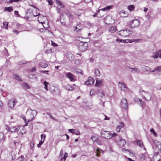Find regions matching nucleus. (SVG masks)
Segmentation results:
<instances>
[{
  "instance_id": "nucleus-49",
  "label": "nucleus",
  "mask_w": 161,
  "mask_h": 161,
  "mask_svg": "<svg viewBox=\"0 0 161 161\" xmlns=\"http://www.w3.org/2000/svg\"><path fill=\"white\" fill-rule=\"evenodd\" d=\"M67 156H68V154L67 153H65V154L63 157L64 159V161H65V160L66 158H67Z\"/></svg>"
},
{
  "instance_id": "nucleus-4",
  "label": "nucleus",
  "mask_w": 161,
  "mask_h": 161,
  "mask_svg": "<svg viewBox=\"0 0 161 161\" xmlns=\"http://www.w3.org/2000/svg\"><path fill=\"white\" fill-rule=\"evenodd\" d=\"M121 107L123 109L128 110V104L127 100L125 98H123L121 102Z\"/></svg>"
},
{
  "instance_id": "nucleus-11",
  "label": "nucleus",
  "mask_w": 161,
  "mask_h": 161,
  "mask_svg": "<svg viewBox=\"0 0 161 161\" xmlns=\"http://www.w3.org/2000/svg\"><path fill=\"white\" fill-rule=\"evenodd\" d=\"M94 80L91 77H89L88 80L85 82V84L87 85H92L93 84Z\"/></svg>"
},
{
  "instance_id": "nucleus-22",
  "label": "nucleus",
  "mask_w": 161,
  "mask_h": 161,
  "mask_svg": "<svg viewBox=\"0 0 161 161\" xmlns=\"http://www.w3.org/2000/svg\"><path fill=\"white\" fill-rule=\"evenodd\" d=\"M56 1V3L58 4V5L59 6L60 8H64V6L63 5V4L60 1L58 0H55Z\"/></svg>"
},
{
  "instance_id": "nucleus-53",
  "label": "nucleus",
  "mask_w": 161,
  "mask_h": 161,
  "mask_svg": "<svg viewBox=\"0 0 161 161\" xmlns=\"http://www.w3.org/2000/svg\"><path fill=\"white\" fill-rule=\"evenodd\" d=\"M46 136L45 135L42 134L41 135V139H43V141H44Z\"/></svg>"
},
{
  "instance_id": "nucleus-54",
  "label": "nucleus",
  "mask_w": 161,
  "mask_h": 161,
  "mask_svg": "<svg viewBox=\"0 0 161 161\" xmlns=\"http://www.w3.org/2000/svg\"><path fill=\"white\" fill-rule=\"evenodd\" d=\"M51 42L52 45V46H54V47H57L58 46L57 44L54 42L53 41H51Z\"/></svg>"
},
{
  "instance_id": "nucleus-25",
  "label": "nucleus",
  "mask_w": 161,
  "mask_h": 161,
  "mask_svg": "<svg viewBox=\"0 0 161 161\" xmlns=\"http://www.w3.org/2000/svg\"><path fill=\"white\" fill-rule=\"evenodd\" d=\"M22 86L24 89H28L30 88L29 85L25 83H23Z\"/></svg>"
},
{
  "instance_id": "nucleus-14",
  "label": "nucleus",
  "mask_w": 161,
  "mask_h": 161,
  "mask_svg": "<svg viewBox=\"0 0 161 161\" xmlns=\"http://www.w3.org/2000/svg\"><path fill=\"white\" fill-rule=\"evenodd\" d=\"M119 14L122 17H126L128 15V12L125 11H120L119 13Z\"/></svg>"
},
{
  "instance_id": "nucleus-50",
  "label": "nucleus",
  "mask_w": 161,
  "mask_h": 161,
  "mask_svg": "<svg viewBox=\"0 0 161 161\" xmlns=\"http://www.w3.org/2000/svg\"><path fill=\"white\" fill-rule=\"evenodd\" d=\"M126 42H126V43H132L133 42H134V39H131V40H126Z\"/></svg>"
},
{
  "instance_id": "nucleus-21",
  "label": "nucleus",
  "mask_w": 161,
  "mask_h": 161,
  "mask_svg": "<svg viewBox=\"0 0 161 161\" xmlns=\"http://www.w3.org/2000/svg\"><path fill=\"white\" fill-rule=\"evenodd\" d=\"M109 30L110 32L114 33L117 31V29L115 26H112L109 28Z\"/></svg>"
},
{
  "instance_id": "nucleus-16",
  "label": "nucleus",
  "mask_w": 161,
  "mask_h": 161,
  "mask_svg": "<svg viewBox=\"0 0 161 161\" xmlns=\"http://www.w3.org/2000/svg\"><path fill=\"white\" fill-rule=\"evenodd\" d=\"M30 110L32 111L31 113V115L32 116V118H31V120H32L34 119V117L36 115L37 112V111L35 110H32L31 109H30Z\"/></svg>"
},
{
  "instance_id": "nucleus-30",
  "label": "nucleus",
  "mask_w": 161,
  "mask_h": 161,
  "mask_svg": "<svg viewBox=\"0 0 161 161\" xmlns=\"http://www.w3.org/2000/svg\"><path fill=\"white\" fill-rule=\"evenodd\" d=\"M44 85V88L47 90L48 91L47 85L49 84V83L44 81L43 82Z\"/></svg>"
},
{
  "instance_id": "nucleus-2",
  "label": "nucleus",
  "mask_w": 161,
  "mask_h": 161,
  "mask_svg": "<svg viewBox=\"0 0 161 161\" xmlns=\"http://www.w3.org/2000/svg\"><path fill=\"white\" fill-rule=\"evenodd\" d=\"M131 33V31L129 29H126L121 30L118 32V34L123 37H126L128 36Z\"/></svg>"
},
{
  "instance_id": "nucleus-38",
  "label": "nucleus",
  "mask_w": 161,
  "mask_h": 161,
  "mask_svg": "<svg viewBox=\"0 0 161 161\" xmlns=\"http://www.w3.org/2000/svg\"><path fill=\"white\" fill-rule=\"evenodd\" d=\"M155 70L158 72H160L161 71V66H158L155 68Z\"/></svg>"
},
{
  "instance_id": "nucleus-32",
  "label": "nucleus",
  "mask_w": 161,
  "mask_h": 161,
  "mask_svg": "<svg viewBox=\"0 0 161 161\" xmlns=\"http://www.w3.org/2000/svg\"><path fill=\"white\" fill-rule=\"evenodd\" d=\"M98 95L99 96H100L101 97H103L105 95L104 93H103V91L102 90H99L98 92Z\"/></svg>"
},
{
  "instance_id": "nucleus-26",
  "label": "nucleus",
  "mask_w": 161,
  "mask_h": 161,
  "mask_svg": "<svg viewBox=\"0 0 161 161\" xmlns=\"http://www.w3.org/2000/svg\"><path fill=\"white\" fill-rule=\"evenodd\" d=\"M158 51L157 52H154L153 53V58H157L159 56Z\"/></svg>"
},
{
  "instance_id": "nucleus-7",
  "label": "nucleus",
  "mask_w": 161,
  "mask_h": 161,
  "mask_svg": "<svg viewBox=\"0 0 161 161\" xmlns=\"http://www.w3.org/2000/svg\"><path fill=\"white\" fill-rule=\"evenodd\" d=\"M65 75L71 81H74L75 80V76L70 72L67 73L65 74Z\"/></svg>"
},
{
  "instance_id": "nucleus-39",
  "label": "nucleus",
  "mask_w": 161,
  "mask_h": 161,
  "mask_svg": "<svg viewBox=\"0 0 161 161\" xmlns=\"http://www.w3.org/2000/svg\"><path fill=\"white\" fill-rule=\"evenodd\" d=\"M91 139L93 141H95L97 139V137L96 136H93L91 137Z\"/></svg>"
},
{
  "instance_id": "nucleus-31",
  "label": "nucleus",
  "mask_w": 161,
  "mask_h": 161,
  "mask_svg": "<svg viewBox=\"0 0 161 161\" xmlns=\"http://www.w3.org/2000/svg\"><path fill=\"white\" fill-rule=\"evenodd\" d=\"M4 139V134L1 132L0 133V142H1Z\"/></svg>"
},
{
  "instance_id": "nucleus-43",
  "label": "nucleus",
  "mask_w": 161,
  "mask_h": 161,
  "mask_svg": "<svg viewBox=\"0 0 161 161\" xmlns=\"http://www.w3.org/2000/svg\"><path fill=\"white\" fill-rule=\"evenodd\" d=\"M47 1L49 5H53V3L52 0H47Z\"/></svg>"
},
{
  "instance_id": "nucleus-61",
  "label": "nucleus",
  "mask_w": 161,
  "mask_h": 161,
  "mask_svg": "<svg viewBox=\"0 0 161 161\" xmlns=\"http://www.w3.org/2000/svg\"><path fill=\"white\" fill-rule=\"evenodd\" d=\"M31 120H28V121H27L26 119H25V126H27L28 124V123H27V122H28L29 121H31Z\"/></svg>"
},
{
  "instance_id": "nucleus-48",
  "label": "nucleus",
  "mask_w": 161,
  "mask_h": 161,
  "mask_svg": "<svg viewBox=\"0 0 161 161\" xmlns=\"http://www.w3.org/2000/svg\"><path fill=\"white\" fill-rule=\"evenodd\" d=\"M67 156H68V154L67 153H65V154L63 157L64 159V161H65V160L66 158H67Z\"/></svg>"
},
{
  "instance_id": "nucleus-44",
  "label": "nucleus",
  "mask_w": 161,
  "mask_h": 161,
  "mask_svg": "<svg viewBox=\"0 0 161 161\" xmlns=\"http://www.w3.org/2000/svg\"><path fill=\"white\" fill-rule=\"evenodd\" d=\"M147 25L148 27H149L150 25V23L148 22H146L144 23V24L143 25V27H146L145 26V25Z\"/></svg>"
},
{
  "instance_id": "nucleus-46",
  "label": "nucleus",
  "mask_w": 161,
  "mask_h": 161,
  "mask_svg": "<svg viewBox=\"0 0 161 161\" xmlns=\"http://www.w3.org/2000/svg\"><path fill=\"white\" fill-rule=\"evenodd\" d=\"M117 134L115 133H114L113 134L111 133V138L112 137H115V136H117Z\"/></svg>"
},
{
  "instance_id": "nucleus-29",
  "label": "nucleus",
  "mask_w": 161,
  "mask_h": 161,
  "mask_svg": "<svg viewBox=\"0 0 161 161\" xmlns=\"http://www.w3.org/2000/svg\"><path fill=\"white\" fill-rule=\"evenodd\" d=\"M22 0H7L6 2L7 3H12L13 2H17L19 1H21Z\"/></svg>"
},
{
  "instance_id": "nucleus-55",
  "label": "nucleus",
  "mask_w": 161,
  "mask_h": 161,
  "mask_svg": "<svg viewBox=\"0 0 161 161\" xmlns=\"http://www.w3.org/2000/svg\"><path fill=\"white\" fill-rule=\"evenodd\" d=\"M77 72L81 74V75H82L83 74L82 71L80 69H78L77 70Z\"/></svg>"
},
{
  "instance_id": "nucleus-9",
  "label": "nucleus",
  "mask_w": 161,
  "mask_h": 161,
  "mask_svg": "<svg viewBox=\"0 0 161 161\" xmlns=\"http://www.w3.org/2000/svg\"><path fill=\"white\" fill-rule=\"evenodd\" d=\"M8 131L11 132H17L19 129V127L18 126H12L10 128L8 127Z\"/></svg>"
},
{
  "instance_id": "nucleus-59",
  "label": "nucleus",
  "mask_w": 161,
  "mask_h": 161,
  "mask_svg": "<svg viewBox=\"0 0 161 161\" xmlns=\"http://www.w3.org/2000/svg\"><path fill=\"white\" fill-rule=\"evenodd\" d=\"M63 155V150L61 149L60 152L59 153V156H60L61 157Z\"/></svg>"
},
{
  "instance_id": "nucleus-52",
  "label": "nucleus",
  "mask_w": 161,
  "mask_h": 161,
  "mask_svg": "<svg viewBox=\"0 0 161 161\" xmlns=\"http://www.w3.org/2000/svg\"><path fill=\"white\" fill-rule=\"evenodd\" d=\"M142 40L141 39H134V42H141Z\"/></svg>"
},
{
  "instance_id": "nucleus-47",
  "label": "nucleus",
  "mask_w": 161,
  "mask_h": 161,
  "mask_svg": "<svg viewBox=\"0 0 161 161\" xmlns=\"http://www.w3.org/2000/svg\"><path fill=\"white\" fill-rule=\"evenodd\" d=\"M47 114L49 116H50V117L52 119H54V118L53 116H52V114H50V113H49L48 112H47Z\"/></svg>"
},
{
  "instance_id": "nucleus-58",
  "label": "nucleus",
  "mask_w": 161,
  "mask_h": 161,
  "mask_svg": "<svg viewBox=\"0 0 161 161\" xmlns=\"http://www.w3.org/2000/svg\"><path fill=\"white\" fill-rule=\"evenodd\" d=\"M24 157H19V161H23V160H24Z\"/></svg>"
},
{
  "instance_id": "nucleus-45",
  "label": "nucleus",
  "mask_w": 161,
  "mask_h": 161,
  "mask_svg": "<svg viewBox=\"0 0 161 161\" xmlns=\"http://www.w3.org/2000/svg\"><path fill=\"white\" fill-rule=\"evenodd\" d=\"M52 52V49H47V50H46L45 52V53H46L48 54V53H51Z\"/></svg>"
},
{
  "instance_id": "nucleus-23",
  "label": "nucleus",
  "mask_w": 161,
  "mask_h": 161,
  "mask_svg": "<svg viewBox=\"0 0 161 161\" xmlns=\"http://www.w3.org/2000/svg\"><path fill=\"white\" fill-rule=\"evenodd\" d=\"M40 66L43 68H46L48 64L46 62H41L39 63Z\"/></svg>"
},
{
  "instance_id": "nucleus-27",
  "label": "nucleus",
  "mask_w": 161,
  "mask_h": 161,
  "mask_svg": "<svg viewBox=\"0 0 161 161\" xmlns=\"http://www.w3.org/2000/svg\"><path fill=\"white\" fill-rule=\"evenodd\" d=\"M94 73L96 76H99L100 75L99 70L98 69H95L94 70Z\"/></svg>"
},
{
  "instance_id": "nucleus-18",
  "label": "nucleus",
  "mask_w": 161,
  "mask_h": 161,
  "mask_svg": "<svg viewBox=\"0 0 161 161\" xmlns=\"http://www.w3.org/2000/svg\"><path fill=\"white\" fill-rule=\"evenodd\" d=\"M103 150L99 148H97L96 150V156L97 157H99L100 156V153H103Z\"/></svg>"
},
{
  "instance_id": "nucleus-10",
  "label": "nucleus",
  "mask_w": 161,
  "mask_h": 161,
  "mask_svg": "<svg viewBox=\"0 0 161 161\" xmlns=\"http://www.w3.org/2000/svg\"><path fill=\"white\" fill-rule=\"evenodd\" d=\"M139 92L140 93L144 92V93H147V95L148 96H149L148 97H147H147H145V96L144 97V99H145L147 101H149L151 100V96L150 94L148 93V92H145V91L142 90V89L141 88L140 89Z\"/></svg>"
},
{
  "instance_id": "nucleus-56",
  "label": "nucleus",
  "mask_w": 161,
  "mask_h": 161,
  "mask_svg": "<svg viewBox=\"0 0 161 161\" xmlns=\"http://www.w3.org/2000/svg\"><path fill=\"white\" fill-rule=\"evenodd\" d=\"M75 130L73 129H69V131L70 132H71V133H75Z\"/></svg>"
},
{
  "instance_id": "nucleus-6",
  "label": "nucleus",
  "mask_w": 161,
  "mask_h": 161,
  "mask_svg": "<svg viewBox=\"0 0 161 161\" xmlns=\"http://www.w3.org/2000/svg\"><path fill=\"white\" fill-rule=\"evenodd\" d=\"M115 142L118 145L121 147H124L126 143L125 140L121 137H119V140L117 141H116Z\"/></svg>"
},
{
  "instance_id": "nucleus-51",
  "label": "nucleus",
  "mask_w": 161,
  "mask_h": 161,
  "mask_svg": "<svg viewBox=\"0 0 161 161\" xmlns=\"http://www.w3.org/2000/svg\"><path fill=\"white\" fill-rule=\"evenodd\" d=\"M34 146V142L33 141H32L30 142V147L32 148Z\"/></svg>"
},
{
  "instance_id": "nucleus-1",
  "label": "nucleus",
  "mask_w": 161,
  "mask_h": 161,
  "mask_svg": "<svg viewBox=\"0 0 161 161\" xmlns=\"http://www.w3.org/2000/svg\"><path fill=\"white\" fill-rule=\"evenodd\" d=\"M88 44L87 42H80L79 43L78 48L79 50L82 52L86 51L88 48Z\"/></svg>"
},
{
  "instance_id": "nucleus-40",
  "label": "nucleus",
  "mask_w": 161,
  "mask_h": 161,
  "mask_svg": "<svg viewBox=\"0 0 161 161\" xmlns=\"http://www.w3.org/2000/svg\"><path fill=\"white\" fill-rule=\"evenodd\" d=\"M3 27L5 28V29H8V22L6 24V25L5 27V25L6 23V22L5 21H4L3 22Z\"/></svg>"
},
{
  "instance_id": "nucleus-37",
  "label": "nucleus",
  "mask_w": 161,
  "mask_h": 161,
  "mask_svg": "<svg viewBox=\"0 0 161 161\" xmlns=\"http://www.w3.org/2000/svg\"><path fill=\"white\" fill-rule=\"evenodd\" d=\"M28 76L31 79H36L37 78L35 76V75H33L32 74H30Z\"/></svg>"
},
{
  "instance_id": "nucleus-60",
  "label": "nucleus",
  "mask_w": 161,
  "mask_h": 161,
  "mask_svg": "<svg viewBox=\"0 0 161 161\" xmlns=\"http://www.w3.org/2000/svg\"><path fill=\"white\" fill-rule=\"evenodd\" d=\"M16 26L18 28H20L22 26V25L19 24H17Z\"/></svg>"
},
{
  "instance_id": "nucleus-34",
  "label": "nucleus",
  "mask_w": 161,
  "mask_h": 161,
  "mask_svg": "<svg viewBox=\"0 0 161 161\" xmlns=\"http://www.w3.org/2000/svg\"><path fill=\"white\" fill-rule=\"evenodd\" d=\"M66 89L67 90L71 91L73 90V88L71 86L69 85H67L66 86H65Z\"/></svg>"
},
{
  "instance_id": "nucleus-20",
  "label": "nucleus",
  "mask_w": 161,
  "mask_h": 161,
  "mask_svg": "<svg viewBox=\"0 0 161 161\" xmlns=\"http://www.w3.org/2000/svg\"><path fill=\"white\" fill-rule=\"evenodd\" d=\"M100 11H98L97 12L93 15V17H101L103 15V14H100Z\"/></svg>"
},
{
  "instance_id": "nucleus-24",
  "label": "nucleus",
  "mask_w": 161,
  "mask_h": 161,
  "mask_svg": "<svg viewBox=\"0 0 161 161\" xmlns=\"http://www.w3.org/2000/svg\"><path fill=\"white\" fill-rule=\"evenodd\" d=\"M137 144L141 147H144L142 142L140 140H136Z\"/></svg>"
},
{
  "instance_id": "nucleus-33",
  "label": "nucleus",
  "mask_w": 161,
  "mask_h": 161,
  "mask_svg": "<svg viewBox=\"0 0 161 161\" xmlns=\"http://www.w3.org/2000/svg\"><path fill=\"white\" fill-rule=\"evenodd\" d=\"M112 7V6H107L106 7L104 8H103L100 9H98V10H105L106 9H107V10H109V9H111Z\"/></svg>"
},
{
  "instance_id": "nucleus-64",
  "label": "nucleus",
  "mask_w": 161,
  "mask_h": 161,
  "mask_svg": "<svg viewBox=\"0 0 161 161\" xmlns=\"http://www.w3.org/2000/svg\"><path fill=\"white\" fill-rule=\"evenodd\" d=\"M159 57L161 58V50L158 51Z\"/></svg>"
},
{
  "instance_id": "nucleus-41",
  "label": "nucleus",
  "mask_w": 161,
  "mask_h": 161,
  "mask_svg": "<svg viewBox=\"0 0 161 161\" xmlns=\"http://www.w3.org/2000/svg\"><path fill=\"white\" fill-rule=\"evenodd\" d=\"M150 131L153 133V135H154V136H156L157 135V134L155 132V130H154L153 129V128H152L151 130H150Z\"/></svg>"
},
{
  "instance_id": "nucleus-28",
  "label": "nucleus",
  "mask_w": 161,
  "mask_h": 161,
  "mask_svg": "<svg viewBox=\"0 0 161 161\" xmlns=\"http://www.w3.org/2000/svg\"><path fill=\"white\" fill-rule=\"evenodd\" d=\"M14 78L16 80L19 81H21V80L19 76L17 74H14Z\"/></svg>"
},
{
  "instance_id": "nucleus-8",
  "label": "nucleus",
  "mask_w": 161,
  "mask_h": 161,
  "mask_svg": "<svg viewBox=\"0 0 161 161\" xmlns=\"http://www.w3.org/2000/svg\"><path fill=\"white\" fill-rule=\"evenodd\" d=\"M65 56L69 61H72L74 60V56L70 52H67L65 53Z\"/></svg>"
},
{
  "instance_id": "nucleus-42",
  "label": "nucleus",
  "mask_w": 161,
  "mask_h": 161,
  "mask_svg": "<svg viewBox=\"0 0 161 161\" xmlns=\"http://www.w3.org/2000/svg\"><path fill=\"white\" fill-rule=\"evenodd\" d=\"M13 8L12 7H5L4 10H13Z\"/></svg>"
},
{
  "instance_id": "nucleus-12",
  "label": "nucleus",
  "mask_w": 161,
  "mask_h": 161,
  "mask_svg": "<svg viewBox=\"0 0 161 161\" xmlns=\"http://www.w3.org/2000/svg\"><path fill=\"white\" fill-rule=\"evenodd\" d=\"M96 83L95 84V86L100 87L103 86V79H98V78L96 79Z\"/></svg>"
},
{
  "instance_id": "nucleus-5",
  "label": "nucleus",
  "mask_w": 161,
  "mask_h": 161,
  "mask_svg": "<svg viewBox=\"0 0 161 161\" xmlns=\"http://www.w3.org/2000/svg\"><path fill=\"white\" fill-rule=\"evenodd\" d=\"M101 135L102 137L106 139H109L111 138V133L110 131L102 130Z\"/></svg>"
},
{
  "instance_id": "nucleus-3",
  "label": "nucleus",
  "mask_w": 161,
  "mask_h": 161,
  "mask_svg": "<svg viewBox=\"0 0 161 161\" xmlns=\"http://www.w3.org/2000/svg\"><path fill=\"white\" fill-rule=\"evenodd\" d=\"M140 23L138 19H135L130 21L129 24V25L131 28H133L138 27L139 26Z\"/></svg>"
},
{
  "instance_id": "nucleus-19",
  "label": "nucleus",
  "mask_w": 161,
  "mask_h": 161,
  "mask_svg": "<svg viewBox=\"0 0 161 161\" xmlns=\"http://www.w3.org/2000/svg\"><path fill=\"white\" fill-rule=\"evenodd\" d=\"M124 126V124L122 122H120L119 125L117 126L116 127V130L119 132L120 129Z\"/></svg>"
},
{
  "instance_id": "nucleus-62",
  "label": "nucleus",
  "mask_w": 161,
  "mask_h": 161,
  "mask_svg": "<svg viewBox=\"0 0 161 161\" xmlns=\"http://www.w3.org/2000/svg\"><path fill=\"white\" fill-rule=\"evenodd\" d=\"M87 25L89 26H92V24L90 22H87Z\"/></svg>"
},
{
  "instance_id": "nucleus-63",
  "label": "nucleus",
  "mask_w": 161,
  "mask_h": 161,
  "mask_svg": "<svg viewBox=\"0 0 161 161\" xmlns=\"http://www.w3.org/2000/svg\"><path fill=\"white\" fill-rule=\"evenodd\" d=\"M13 32L14 33H15L17 35L19 34L18 32V31L16 30H14L13 31Z\"/></svg>"
},
{
  "instance_id": "nucleus-17",
  "label": "nucleus",
  "mask_w": 161,
  "mask_h": 161,
  "mask_svg": "<svg viewBox=\"0 0 161 161\" xmlns=\"http://www.w3.org/2000/svg\"><path fill=\"white\" fill-rule=\"evenodd\" d=\"M128 67L131 70V72H132L138 73L140 72V70L139 69L137 68H132L129 67Z\"/></svg>"
},
{
  "instance_id": "nucleus-36",
  "label": "nucleus",
  "mask_w": 161,
  "mask_h": 161,
  "mask_svg": "<svg viewBox=\"0 0 161 161\" xmlns=\"http://www.w3.org/2000/svg\"><path fill=\"white\" fill-rule=\"evenodd\" d=\"M116 41L119 42H125L126 43V42H126V40H122V39H116Z\"/></svg>"
},
{
  "instance_id": "nucleus-15",
  "label": "nucleus",
  "mask_w": 161,
  "mask_h": 161,
  "mask_svg": "<svg viewBox=\"0 0 161 161\" xmlns=\"http://www.w3.org/2000/svg\"><path fill=\"white\" fill-rule=\"evenodd\" d=\"M119 86L121 90L125 91L126 90V87L125 84L122 82H119Z\"/></svg>"
},
{
  "instance_id": "nucleus-13",
  "label": "nucleus",
  "mask_w": 161,
  "mask_h": 161,
  "mask_svg": "<svg viewBox=\"0 0 161 161\" xmlns=\"http://www.w3.org/2000/svg\"><path fill=\"white\" fill-rule=\"evenodd\" d=\"M16 103L15 100L13 99H11L9 101L8 103V106L11 108H13L14 106L15 103Z\"/></svg>"
},
{
  "instance_id": "nucleus-35",
  "label": "nucleus",
  "mask_w": 161,
  "mask_h": 161,
  "mask_svg": "<svg viewBox=\"0 0 161 161\" xmlns=\"http://www.w3.org/2000/svg\"><path fill=\"white\" fill-rule=\"evenodd\" d=\"M134 6L133 5H131L128 6L127 7V8L129 10H132L134 9Z\"/></svg>"
},
{
  "instance_id": "nucleus-57",
  "label": "nucleus",
  "mask_w": 161,
  "mask_h": 161,
  "mask_svg": "<svg viewBox=\"0 0 161 161\" xmlns=\"http://www.w3.org/2000/svg\"><path fill=\"white\" fill-rule=\"evenodd\" d=\"M49 72L48 70H45V71H41V72L43 73H45L47 74H48V73Z\"/></svg>"
}]
</instances>
